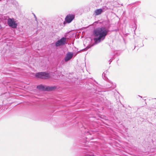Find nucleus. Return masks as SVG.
Segmentation results:
<instances>
[{
    "mask_svg": "<svg viewBox=\"0 0 156 156\" xmlns=\"http://www.w3.org/2000/svg\"><path fill=\"white\" fill-rule=\"evenodd\" d=\"M2 0H0V2Z\"/></svg>",
    "mask_w": 156,
    "mask_h": 156,
    "instance_id": "dca6fc26",
    "label": "nucleus"
},
{
    "mask_svg": "<svg viewBox=\"0 0 156 156\" xmlns=\"http://www.w3.org/2000/svg\"><path fill=\"white\" fill-rule=\"evenodd\" d=\"M75 15L73 14H69L67 15L65 18V21L68 23H71L74 19Z\"/></svg>",
    "mask_w": 156,
    "mask_h": 156,
    "instance_id": "423d86ee",
    "label": "nucleus"
},
{
    "mask_svg": "<svg viewBox=\"0 0 156 156\" xmlns=\"http://www.w3.org/2000/svg\"><path fill=\"white\" fill-rule=\"evenodd\" d=\"M8 25L13 28H16L17 25L13 18H9L7 20Z\"/></svg>",
    "mask_w": 156,
    "mask_h": 156,
    "instance_id": "20e7f679",
    "label": "nucleus"
},
{
    "mask_svg": "<svg viewBox=\"0 0 156 156\" xmlns=\"http://www.w3.org/2000/svg\"><path fill=\"white\" fill-rule=\"evenodd\" d=\"M37 88L43 91H51L53 90L56 88V87L54 86H47L45 87V86L42 85H40L38 86L37 87Z\"/></svg>",
    "mask_w": 156,
    "mask_h": 156,
    "instance_id": "f03ea898",
    "label": "nucleus"
},
{
    "mask_svg": "<svg viewBox=\"0 0 156 156\" xmlns=\"http://www.w3.org/2000/svg\"><path fill=\"white\" fill-rule=\"evenodd\" d=\"M73 55V53H70L67 54L66 56L64 59L65 61L67 62L70 60L72 58Z\"/></svg>",
    "mask_w": 156,
    "mask_h": 156,
    "instance_id": "6e6552de",
    "label": "nucleus"
},
{
    "mask_svg": "<svg viewBox=\"0 0 156 156\" xmlns=\"http://www.w3.org/2000/svg\"><path fill=\"white\" fill-rule=\"evenodd\" d=\"M112 60L111 59L109 60V62H109V64H110L111 62H112Z\"/></svg>",
    "mask_w": 156,
    "mask_h": 156,
    "instance_id": "f8f14e48",
    "label": "nucleus"
},
{
    "mask_svg": "<svg viewBox=\"0 0 156 156\" xmlns=\"http://www.w3.org/2000/svg\"><path fill=\"white\" fill-rule=\"evenodd\" d=\"M135 47H136V46H135V47H134V49L135 48Z\"/></svg>",
    "mask_w": 156,
    "mask_h": 156,
    "instance_id": "2eb2a0df",
    "label": "nucleus"
},
{
    "mask_svg": "<svg viewBox=\"0 0 156 156\" xmlns=\"http://www.w3.org/2000/svg\"><path fill=\"white\" fill-rule=\"evenodd\" d=\"M90 47V46H88L85 48L83 50L86 51Z\"/></svg>",
    "mask_w": 156,
    "mask_h": 156,
    "instance_id": "9b49d317",
    "label": "nucleus"
},
{
    "mask_svg": "<svg viewBox=\"0 0 156 156\" xmlns=\"http://www.w3.org/2000/svg\"><path fill=\"white\" fill-rule=\"evenodd\" d=\"M34 16H35V19H37V18L35 17V15H34Z\"/></svg>",
    "mask_w": 156,
    "mask_h": 156,
    "instance_id": "4468645a",
    "label": "nucleus"
},
{
    "mask_svg": "<svg viewBox=\"0 0 156 156\" xmlns=\"http://www.w3.org/2000/svg\"><path fill=\"white\" fill-rule=\"evenodd\" d=\"M108 73L107 71H106L104 72L102 74V77L105 80H107V79L108 80H109L107 78V76H106V74Z\"/></svg>",
    "mask_w": 156,
    "mask_h": 156,
    "instance_id": "9d476101",
    "label": "nucleus"
},
{
    "mask_svg": "<svg viewBox=\"0 0 156 156\" xmlns=\"http://www.w3.org/2000/svg\"><path fill=\"white\" fill-rule=\"evenodd\" d=\"M139 96V97H140L141 98H142V97H141V96H140V95H139V96Z\"/></svg>",
    "mask_w": 156,
    "mask_h": 156,
    "instance_id": "ddd939ff",
    "label": "nucleus"
},
{
    "mask_svg": "<svg viewBox=\"0 0 156 156\" xmlns=\"http://www.w3.org/2000/svg\"><path fill=\"white\" fill-rule=\"evenodd\" d=\"M35 76L37 78L41 79H48L50 77L49 73L46 72H40L36 73Z\"/></svg>",
    "mask_w": 156,
    "mask_h": 156,
    "instance_id": "7ed1b4c3",
    "label": "nucleus"
},
{
    "mask_svg": "<svg viewBox=\"0 0 156 156\" xmlns=\"http://www.w3.org/2000/svg\"><path fill=\"white\" fill-rule=\"evenodd\" d=\"M109 31L108 29H106L104 27H99L95 29L93 31L94 35L96 37L94 38L95 44H97L104 40Z\"/></svg>",
    "mask_w": 156,
    "mask_h": 156,
    "instance_id": "f257e3e1",
    "label": "nucleus"
},
{
    "mask_svg": "<svg viewBox=\"0 0 156 156\" xmlns=\"http://www.w3.org/2000/svg\"><path fill=\"white\" fill-rule=\"evenodd\" d=\"M103 12L102 9H98L95 10L94 14V16H97Z\"/></svg>",
    "mask_w": 156,
    "mask_h": 156,
    "instance_id": "1a4fd4ad",
    "label": "nucleus"
},
{
    "mask_svg": "<svg viewBox=\"0 0 156 156\" xmlns=\"http://www.w3.org/2000/svg\"><path fill=\"white\" fill-rule=\"evenodd\" d=\"M108 83L106 85V87L108 88H111V90L113 89L116 87V84L113 83L111 81L108 80Z\"/></svg>",
    "mask_w": 156,
    "mask_h": 156,
    "instance_id": "0eeeda50",
    "label": "nucleus"
},
{
    "mask_svg": "<svg viewBox=\"0 0 156 156\" xmlns=\"http://www.w3.org/2000/svg\"><path fill=\"white\" fill-rule=\"evenodd\" d=\"M66 37H62L56 42L55 43V46L58 47L65 44H66Z\"/></svg>",
    "mask_w": 156,
    "mask_h": 156,
    "instance_id": "39448f33",
    "label": "nucleus"
}]
</instances>
